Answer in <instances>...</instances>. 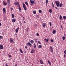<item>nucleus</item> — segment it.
<instances>
[{"mask_svg":"<svg viewBox=\"0 0 66 66\" xmlns=\"http://www.w3.org/2000/svg\"><path fill=\"white\" fill-rule=\"evenodd\" d=\"M5 1H4L3 2V4L4 5H6L7 4V3H5Z\"/></svg>","mask_w":66,"mask_h":66,"instance_id":"obj_12","label":"nucleus"},{"mask_svg":"<svg viewBox=\"0 0 66 66\" xmlns=\"http://www.w3.org/2000/svg\"><path fill=\"white\" fill-rule=\"evenodd\" d=\"M30 3H31V4H34V2L33 1L30 0Z\"/></svg>","mask_w":66,"mask_h":66,"instance_id":"obj_13","label":"nucleus"},{"mask_svg":"<svg viewBox=\"0 0 66 66\" xmlns=\"http://www.w3.org/2000/svg\"><path fill=\"white\" fill-rule=\"evenodd\" d=\"M25 30H26V31H28V30H29V27H27Z\"/></svg>","mask_w":66,"mask_h":66,"instance_id":"obj_25","label":"nucleus"},{"mask_svg":"<svg viewBox=\"0 0 66 66\" xmlns=\"http://www.w3.org/2000/svg\"><path fill=\"white\" fill-rule=\"evenodd\" d=\"M38 48H42V46L40 45H39L38 46Z\"/></svg>","mask_w":66,"mask_h":66,"instance_id":"obj_19","label":"nucleus"},{"mask_svg":"<svg viewBox=\"0 0 66 66\" xmlns=\"http://www.w3.org/2000/svg\"><path fill=\"white\" fill-rule=\"evenodd\" d=\"M61 28H62V27H61Z\"/></svg>","mask_w":66,"mask_h":66,"instance_id":"obj_62","label":"nucleus"},{"mask_svg":"<svg viewBox=\"0 0 66 66\" xmlns=\"http://www.w3.org/2000/svg\"><path fill=\"white\" fill-rule=\"evenodd\" d=\"M48 2V0H46V4H47Z\"/></svg>","mask_w":66,"mask_h":66,"instance_id":"obj_34","label":"nucleus"},{"mask_svg":"<svg viewBox=\"0 0 66 66\" xmlns=\"http://www.w3.org/2000/svg\"><path fill=\"white\" fill-rule=\"evenodd\" d=\"M19 9L20 11H21V7H20V6H19Z\"/></svg>","mask_w":66,"mask_h":66,"instance_id":"obj_21","label":"nucleus"},{"mask_svg":"<svg viewBox=\"0 0 66 66\" xmlns=\"http://www.w3.org/2000/svg\"><path fill=\"white\" fill-rule=\"evenodd\" d=\"M34 48H35L36 47V45H35V43H34Z\"/></svg>","mask_w":66,"mask_h":66,"instance_id":"obj_27","label":"nucleus"},{"mask_svg":"<svg viewBox=\"0 0 66 66\" xmlns=\"http://www.w3.org/2000/svg\"><path fill=\"white\" fill-rule=\"evenodd\" d=\"M52 6H53V7H54V5H52Z\"/></svg>","mask_w":66,"mask_h":66,"instance_id":"obj_56","label":"nucleus"},{"mask_svg":"<svg viewBox=\"0 0 66 66\" xmlns=\"http://www.w3.org/2000/svg\"><path fill=\"white\" fill-rule=\"evenodd\" d=\"M12 18H14V15L13 14H12Z\"/></svg>","mask_w":66,"mask_h":66,"instance_id":"obj_35","label":"nucleus"},{"mask_svg":"<svg viewBox=\"0 0 66 66\" xmlns=\"http://www.w3.org/2000/svg\"><path fill=\"white\" fill-rule=\"evenodd\" d=\"M52 5H54V4H53V3H52Z\"/></svg>","mask_w":66,"mask_h":66,"instance_id":"obj_59","label":"nucleus"},{"mask_svg":"<svg viewBox=\"0 0 66 66\" xmlns=\"http://www.w3.org/2000/svg\"><path fill=\"white\" fill-rule=\"evenodd\" d=\"M55 32H56V30H54L53 31V34H55Z\"/></svg>","mask_w":66,"mask_h":66,"instance_id":"obj_23","label":"nucleus"},{"mask_svg":"<svg viewBox=\"0 0 66 66\" xmlns=\"http://www.w3.org/2000/svg\"><path fill=\"white\" fill-rule=\"evenodd\" d=\"M40 63H41V64H44V63L42 61L40 60Z\"/></svg>","mask_w":66,"mask_h":66,"instance_id":"obj_17","label":"nucleus"},{"mask_svg":"<svg viewBox=\"0 0 66 66\" xmlns=\"http://www.w3.org/2000/svg\"><path fill=\"white\" fill-rule=\"evenodd\" d=\"M62 39H63V40H65V37L63 36L62 37Z\"/></svg>","mask_w":66,"mask_h":66,"instance_id":"obj_36","label":"nucleus"},{"mask_svg":"<svg viewBox=\"0 0 66 66\" xmlns=\"http://www.w3.org/2000/svg\"><path fill=\"white\" fill-rule=\"evenodd\" d=\"M25 48L26 49H27V46H25Z\"/></svg>","mask_w":66,"mask_h":66,"instance_id":"obj_52","label":"nucleus"},{"mask_svg":"<svg viewBox=\"0 0 66 66\" xmlns=\"http://www.w3.org/2000/svg\"><path fill=\"white\" fill-rule=\"evenodd\" d=\"M20 25H22V23H21L20 22Z\"/></svg>","mask_w":66,"mask_h":66,"instance_id":"obj_45","label":"nucleus"},{"mask_svg":"<svg viewBox=\"0 0 66 66\" xmlns=\"http://www.w3.org/2000/svg\"><path fill=\"white\" fill-rule=\"evenodd\" d=\"M47 40V41H48V39H47L46 38H45L44 39V40Z\"/></svg>","mask_w":66,"mask_h":66,"instance_id":"obj_42","label":"nucleus"},{"mask_svg":"<svg viewBox=\"0 0 66 66\" xmlns=\"http://www.w3.org/2000/svg\"><path fill=\"white\" fill-rule=\"evenodd\" d=\"M35 52V50H32L31 51V53L32 54L34 53Z\"/></svg>","mask_w":66,"mask_h":66,"instance_id":"obj_9","label":"nucleus"},{"mask_svg":"<svg viewBox=\"0 0 66 66\" xmlns=\"http://www.w3.org/2000/svg\"><path fill=\"white\" fill-rule=\"evenodd\" d=\"M51 42H53V39H52L51 40Z\"/></svg>","mask_w":66,"mask_h":66,"instance_id":"obj_44","label":"nucleus"},{"mask_svg":"<svg viewBox=\"0 0 66 66\" xmlns=\"http://www.w3.org/2000/svg\"><path fill=\"white\" fill-rule=\"evenodd\" d=\"M20 52H21V53H22V54L23 53V52H22V50H21V49H20Z\"/></svg>","mask_w":66,"mask_h":66,"instance_id":"obj_26","label":"nucleus"},{"mask_svg":"<svg viewBox=\"0 0 66 66\" xmlns=\"http://www.w3.org/2000/svg\"><path fill=\"white\" fill-rule=\"evenodd\" d=\"M38 43L39 44H41V42H40V41H38Z\"/></svg>","mask_w":66,"mask_h":66,"instance_id":"obj_38","label":"nucleus"},{"mask_svg":"<svg viewBox=\"0 0 66 66\" xmlns=\"http://www.w3.org/2000/svg\"><path fill=\"white\" fill-rule=\"evenodd\" d=\"M8 56L9 57V58H11V57H12V56L11 55L8 54Z\"/></svg>","mask_w":66,"mask_h":66,"instance_id":"obj_24","label":"nucleus"},{"mask_svg":"<svg viewBox=\"0 0 66 66\" xmlns=\"http://www.w3.org/2000/svg\"><path fill=\"white\" fill-rule=\"evenodd\" d=\"M7 1L8 2V4H10V0H7Z\"/></svg>","mask_w":66,"mask_h":66,"instance_id":"obj_18","label":"nucleus"},{"mask_svg":"<svg viewBox=\"0 0 66 66\" xmlns=\"http://www.w3.org/2000/svg\"><path fill=\"white\" fill-rule=\"evenodd\" d=\"M15 66H17V64H16L15 65Z\"/></svg>","mask_w":66,"mask_h":66,"instance_id":"obj_55","label":"nucleus"},{"mask_svg":"<svg viewBox=\"0 0 66 66\" xmlns=\"http://www.w3.org/2000/svg\"><path fill=\"white\" fill-rule=\"evenodd\" d=\"M25 3L27 5V6H28V5H29V4H28V2H25Z\"/></svg>","mask_w":66,"mask_h":66,"instance_id":"obj_20","label":"nucleus"},{"mask_svg":"<svg viewBox=\"0 0 66 66\" xmlns=\"http://www.w3.org/2000/svg\"><path fill=\"white\" fill-rule=\"evenodd\" d=\"M49 12L50 13H51L52 12V10L51 9H50L49 10Z\"/></svg>","mask_w":66,"mask_h":66,"instance_id":"obj_14","label":"nucleus"},{"mask_svg":"<svg viewBox=\"0 0 66 66\" xmlns=\"http://www.w3.org/2000/svg\"><path fill=\"white\" fill-rule=\"evenodd\" d=\"M14 4L15 5H18V6H19V3L17 2H16L14 3Z\"/></svg>","mask_w":66,"mask_h":66,"instance_id":"obj_4","label":"nucleus"},{"mask_svg":"<svg viewBox=\"0 0 66 66\" xmlns=\"http://www.w3.org/2000/svg\"><path fill=\"white\" fill-rule=\"evenodd\" d=\"M48 40H50V39H47Z\"/></svg>","mask_w":66,"mask_h":66,"instance_id":"obj_60","label":"nucleus"},{"mask_svg":"<svg viewBox=\"0 0 66 66\" xmlns=\"http://www.w3.org/2000/svg\"><path fill=\"white\" fill-rule=\"evenodd\" d=\"M36 35H37V36H39V34H38V32H37V33Z\"/></svg>","mask_w":66,"mask_h":66,"instance_id":"obj_33","label":"nucleus"},{"mask_svg":"<svg viewBox=\"0 0 66 66\" xmlns=\"http://www.w3.org/2000/svg\"><path fill=\"white\" fill-rule=\"evenodd\" d=\"M42 26L43 28H45V27L46 26V23H43L42 24Z\"/></svg>","mask_w":66,"mask_h":66,"instance_id":"obj_5","label":"nucleus"},{"mask_svg":"<svg viewBox=\"0 0 66 66\" xmlns=\"http://www.w3.org/2000/svg\"><path fill=\"white\" fill-rule=\"evenodd\" d=\"M64 36H65L66 37V34H64Z\"/></svg>","mask_w":66,"mask_h":66,"instance_id":"obj_51","label":"nucleus"},{"mask_svg":"<svg viewBox=\"0 0 66 66\" xmlns=\"http://www.w3.org/2000/svg\"><path fill=\"white\" fill-rule=\"evenodd\" d=\"M35 27H37V25L36 24H35Z\"/></svg>","mask_w":66,"mask_h":66,"instance_id":"obj_58","label":"nucleus"},{"mask_svg":"<svg viewBox=\"0 0 66 66\" xmlns=\"http://www.w3.org/2000/svg\"><path fill=\"white\" fill-rule=\"evenodd\" d=\"M30 42L31 44H33L34 43V41L33 40H31L30 41Z\"/></svg>","mask_w":66,"mask_h":66,"instance_id":"obj_22","label":"nucleus"},{"mask_svg":"<svg viewBox=\"0 0 66 66\" xmlns=\"http://www.w3.org/2000/svg\"><path fill=\"white\" fill-rule=\"evenodd\" d=\"M50 50H52V47L51 46H50Z\"/></svg>","mask_w":66,"mask_h":66,"instance_id":"obj_32","label":"nucleus"},{"mask_svg":"<svg viewBox=\"0 0 66 66\" xmlns=\"http://www.w3.org/2000/svg\"><path fill=\"white\" fill-rule=\"evenodd\" d=\"M48 62L49 64V65H51V62L50 61H49V60H48Z\"/></svg>","mask_w":66,"mask_h":66,"instance_id":"obj_15","label":"nucleus"},{"mask_svg":"<svg viewBox=\"0 0 66 66\" xmlns=\"http://www.w3.org/2000/svg\"><path fill=\"white\" fill-rule=\"evenodd\" d=\"M3 37L2 36H0V39H2L3 38Z\"/></svg>","mask_w":66,"mask_h":66,"instance_id":"obj_28","label":"nucleus"},{"mask_svg":"<svg viewBox=\"0 0 66 66\" xmlns=\"http://www.w3.org/2000/svg\"><path fill=\"white\" fill-rule=\"evenodd\" d=\"M24 23H26V21H24Z\"/></svg>","mask_w":66,"mask_h":66,"instance_id":"obj_57","label":"nucleus"},{"mask_svg":"<svg viewBox=\"0 0 66 66\" xmlns=\"http://www.w3.org/2000/svg\"><path fill=\"white\" fill-rule=\"evenodd\" d=\"M27 45H28L30 47H31L32 46V45L31 44V43L30 42H28L27 43Z\"/></svg>","mask_w":66,"mask_h":66,"instance_id":"obj_3","label":"nucleus"},{"mask_svg":"<svg viewBox=\"0 0 66 66\" xmlns=\"http://www.w3.org/2000/svg\"><path fill=\"white\" fill-rule=\"evenodd\" d=\"M51 52H52H52H53V49L51 51Z\"/></svg>","mask_w":66,"mask_h":66,"instance_id":"obj_48","label":"nucleus"},{"mask_svg":"<svg viewBox=\"0 0 66 66\" xmlns=\"http://www.w3.org/2000/svg\"><path fill=\"white\" fill-rule=\"evenodd\" d=\"M1 25H2L1 23H0V26H1Z\"/></svg>","mask_w":66,"mask_h":66,"instance_id":"obj_54","label":"nucleus"},{"mask_svg":"<svg viewBox=\"0 0 66 66\" xmlns=\"http://www.w3.org/2000/svg\"><path fill=\"white\" fill-rule=\"evenodd\" d=\"M9 66V65L6 64V66Z\"/></svg>","mask_w":66,"mask_h":66,"instance_id":"obj_53","label":"nucleus"},{"mask_svg":"<svg viewBox=\"0 0 66 66\" xmlns=\"http://www.w3.org/2000/svg\"><path fill=\"white\" fill-rule=\"evenodd\" d=\"M63 18L64 19H66V17L65 16H63Z\"/></svg>","mask_w":66,"mask_h":66,"instance_id":"obj_31","label":"nucleus"},{"mask_svg":"<svg viewBox=\"0 0 66 66\" xmlns=\"http://www.w3.org/2000/svg\"><path fill=\"white\" fill-rule=\"evenodd\" d=\"M39 13H42V10H39Z\"/></svg>","mask_w":66,"mask_h":66,"instance_id":"obj_30","label":"nucleus"},{"mask_svg":"<svg viewBox=\"0 0 66 66\" xmlns=\"http://www.w3.org/2000/svg\"><path fill=\"white\" fill-rule=\"evenodd\" d=\"M3 46L2 45H0V49H3Z\"/></svg>","mask_w":66,"mask_h":66,"instance_id":"obj_8","label":"nucleus"},{"mask_svg":"<svg viewBox=\"0 0 66 66\" xmlns=\"http://www.w3.org/2000/svg\"><path fill=\"white\" fill-rule=\"evenodd\" d=\"M45 42H46V43H47L48 42V40L47 39V40H46Z\"/></svg>","mask_w":66,"mask_h":66,"instance_id":"obj_47","label":"nucleus"},{"mask_svg":"<svg viewBox=\"0 0 66 66\" xmlns=\"http://www.w3.org/2000/svg\"><path fill=\"white\" fill-rule=\"evenodd\" d=\"M3 13H5L6 12V9L5 8H4L3 9Z\"/></svg>","mask_w":66,"mask_h":66,"instance_id":"obj_7","label":"nucleus"},{"mask_svg":"<svg viewBox=\"0 0 66 66\" xmlns=\"http://www.w3.org/2000/svg\"><path fill=\"white\" fill-rule=\"evenodd\" d=\"M49 23L50 24V26H51V25H52V24L51 23V22H49Z\"/></svg>","mask_w":66,"mask_h":66,"instance_id":"obj_39","label":"nucleus"},{"mask_svg":"<svg viewBox=\"0 0 66 66\" xmlns=\"http://www.w3.org/2000/svg\"><path fill=\"white\" fill-rule=\"evenodd\" d=\"M10 42H11V43H13V42H14V41L13 40V39L12 38H10Z\"/></svg>","mask_w":66,"mask_h":66,"instance_id":"obj_11","label":"nucleus"},{"mask_svg":"<svg viewBox=\"0 0 66 66\" xmlns=\"http://www.w3.org/2000/svg\"><path fill=\"white\" fill-rule=\"evenodd\" d=\"M59 5L60 7H62V5H63V4L62 3H60L59 4Z\"/></svg>","mask_w":66,"mask_h":66,"instance_id":"obj_16","label":"nucleus"},{"mask_svg":"<svg viewBox=\"0 0 66 66\" xmlns=\"http://www.w3.org/2000/svg\"><path fill=\"white\" fill-rule=\"evenodd\" d=\"M33 13L34 14H35L36 13V12L35 11H34Z\"/></svg>","mask_w":66,"mask_h":66,"instance_id":"obj_37","label":"nucleus"},{"mask_svg":"<svg viewBox=\"0 0 66 66\" xmlns=\"http://www.w3.org/2000/svg\"><path fill=\"white\" fill-rule=\"evenodd\" d=\"M64 53H65V54H66V50H65V51H64Z\"/></svg>","mask_w":66,"mask_h":66,"instance_id":"obj_41","label":"nucleus"},{"mask_svg":"<svg viewBox=\"0 0 66 66\" xmlns=\"http://www.w3.org/2000/svg\"><path fill=\"white\" fill-rule=\"evenodd\" d=\"M64 58H65V57H66V55L64 54Z\"/></svg>","mask_w":66,"mask_h":66,"instance_id":"obj_43","label":"nucleus"},{"mask_svg":"<svg viewBox=\"0 0 66 66\" xmlns=\"http://www.w3.org/2000/svg\"><path fill=\"white\" fill-rule=\"evenodd\" d=\"M55 9H57V7H55Z\"/></svg>","mask_w":66,"mask_h":66,"instance_id":"obj_50","label":"nucleus"},{"mask_svg":"<svg viewBox=\"0 0 66 66\" xmlns=\"http://www.w3.org/2000/svg\"><path fill=\"white\" fill-rule=\"evenodd\" d=\"M11 10H13V8H11Z\"/></svg>","mask_w":66,"mask_h":66,"instance_id":"obj_46","label":"nucleus"},{"mask_svg":"<svg viewBox=\"0 0 66 66\" xmlns=\"http://www.w3.org/2000/svg\"><path fill=\"white\" fill-rule=\"evenodd\" d=\"M62 17L61 15H60V20H62Z\"/></svg>","mask_w":66,"mask_h":66,"instance_id":"obj_29","label":"nucleus"},{"mask_svg":"<svg viewBox=\"0 0 66 66\" xmlns=\"http://www.w3.org/2000/svg\"><path fill=\"white\" fill-rule=\"evenodd\" d=\"M41 66H43V65H41Z\"/></svg>","mask_w":66,"mask_h":66,"instance_id":"obj_61","label":"nucleus"},{"mask_svg":"<svg viewBox=\"0 0 66 66\" xmlns=\"http://www.w3.org/2000/svg\"><path fill=\"white\" fill-rule=\"evenodd\" d=\"M15 35H16V37H17V34H15Z\"/></svg>","mask_w":66,"mask_h":66,"instance_id":"obj_49","label":"nucleus"},{"mask_svg":"<svg viewBox=\"0 0 66 66\" xmlns=\"http://www.w3.org/2000/svg\"><path fill=\"white\" fill-rule=\"evenodd\" d=\"M16 19L14 18L12 20V21L13 22H15L16 21Z\"/></svg>","mask_w":66,"mask_h":66,"instance_id":"obj_10","label":"nucleus"},{"mask_svg":"<svg viewBox=\"0 0 66 66\" xmlns=\"http://www.w3.org/2000/svg\"><path fill=\"white\" fill-rule=\"evenodd\" d=\"M19 28L18 27L16 28V30H15V29L16 33H18V30H19Z\"/></svg>","mask_w":66,"mask_h":66,"instance_id":"obj_6","label":"nucleus"},{"mask_svg":"<svg viewBox=\"0 0 66 66\" xmlns=\"http://www.w3.org/2000/svg\"><path fill=\"white\" fill-rule=\"evenodd\" d=\"M22 4H23V8L24 9V10H25V11L27 10V7H26V5H25V4H24V3H23Z\"/></svg>","mask_w":66,"mask_h":66,"instance_id":"obj_2","label":"nucleus"},{"mask_svg":"<svg viewBox=\"0 0 66 66\" xmlns=\"http://www.w3.org/2000/svg\"><path fill=\"white\" fill-rule=\"evenodd\" d=\"M34 40L35 41V42H36V43H37V39H34Z\"/></svg>","mask_w":66,"mask_h":66,"instance_id":"obj_40","label":"nucleus"},{"mask_svg":"<svg viewBox=\"0 0 66 66\" xmlns=\"http://www.w3.org/2000/svg\"><path fill=\"white\" fill-rule=\"evenodd\" d=\"M55 2L57 7H59V4H60V2L58 1H56Z\"/></svg>","mask_w":66,"mask_h":66,"instance_id":"obj_1","label":"nucleus"}]
</instances>
